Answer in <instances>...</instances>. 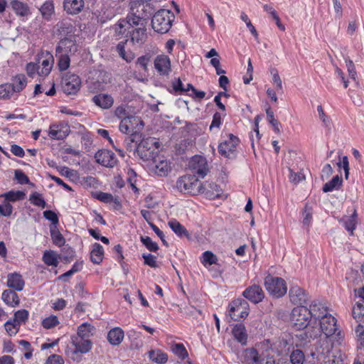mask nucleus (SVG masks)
<instances>
[{"label": "nucleus", "instance_id": "72a5a7b5", "mask_svg": "<svg viewBox=\"0 0 364 364\" xmlns=\"http://www.w3.org/2000/svg\"><path fill=\"white\" fill-rule=\"evenodd\" d=\"M4 301L11 306H17L19 304V299L17 294L10 289L5 290L2 293Z\"/></svg>", "mask_w": 364, "mask_h": 364}, {"label": "nucleus", "instance_id": "774afa93", "mask_svg": "<svg viewBox=\"0 0 364 364\" xmlns=\"http://www.w3.org/2000/svg\"><path fill=\"white\" fill-rule=\"evenodd\" d=\"M46 364H64V360L60 355L53 354L48 358Z\"/></svg>", "mask_w": 364, "mask_h": 364}, {"label": "nucleus", "instance_id": "ddd939ff", "mask_svg": "<svg viewBox=\"0 0 364 364\" xmlns=\"http://www.w3.org/2000/svg\"><path fill=\"white\" fill-rule=\"evenodd\" d=\"M62 88L68 95L77 93L81 86V80L78 75L68 73L62 78Z\"/></svg>", "mask_w": 364, "mask_h": 364}, {"label": "nucleus", "instance_id": "f257e3e1", "mask_svg": "<svg viewBox=\"0 0 364 364\" xmlns=\"http://www.w3.org/2000/svg\"><path fill=\"white\" fill-rule=\"evenodd\" d=\"M314 316L319 318V327L311 325L306 331L308 338H315L323 333L325 336L333 338L338 344H345V333L337 324L336 318L328 312V309L321 304L312 306Z\"/></svg>", "mask_w": 364, "mask_h": 364}, {"label": "nucleus", "instance_id": "dca6fc26", "mask_svg": "<svg viewBox=\"0 0 364 364\" xmlns=\"http://www.w3.org/2000/svg\"><path fill=\"white\" fill-rule=\"evenodd\" d=\"M189 167L202 178L206 176L208 171L207 160L201 156H193L189 161Z\"/></svg>", "mask_w": 364, "mask_h": 364}, {"label": "nucleus", "instance_id": "58836bf2", "mask_svg": "<svg viewBox=\"0 0 364 364\" xmlns=\"http://www.w3.org/2000/svg\"><path fill=\"white\" fill-rule=\"evenodd\" d=\"M352 316L358 322H364V304L357 301L352 310Z\"/></svg>", "mask_w": 364, "mask_h": 364}, {"label": "nucleus", "instance_id": "a18cd8bd", "mask_svg": "<svg viewBox=\"0 0 364 364\" xmlns=\"http://www.w3.org/2000/svg\"><path fill=\"white\" fill-rule=\"evenodd\" d=\"M56 56L58 58V66L60 70H66L70 67V55L56 53Z\"/></svg>", "mask_w": 364, "mask_h": 364}, {"label": "nucleus", "instance_id": "69168bd1", "mask_svg": "<svg viewBox=\"0 0 364 364\" xmlns=\"http://www.w3.org/2000/svg\"><path fill=\"white\" fill-rule=\"evenodd\" d=\"M289 180L291 183H294L295 184L299 183V182L302 181L305 177L304 175L301 172H293L291 169L289 170Z\"/></svg>", "mask_w": 364, "mask_h": 364}, {"label": "nucleus", "instance_id": "bb28decb", "mask_svg": "<svg viewBox=\"0 0 364 364\" xmlns=\"http://www.w3.org/2000/svg\"><path fill=\"white\" fill-rule=\"evenodd\" d=\"M92 102L102 109H109L112 106L114 100L109 95L99 94L92 97Z\"/></svg>", "mask_w": 364, "mask_h": 364}, {"label": "nucleus", "instance_id": "412c9836", "mask_svg": "<svg viewBox=\"0 0 364 364\" xmlns=\"http://www.w3.org/2000/svg\"><path fill=\"white\" fill-rule=\"evenodd\" d=\"M77 50V46L75 41L71 38H65L62 39L56 48L57 53H63L68 55L74 54Z\"/></svg>", "mask_w": 364, "mask_h": 364}, {"label": "nucleus", "instance_id": "6e6552de", "mask_svg": "<svg viewBox=\"0 0 364 364\" xmlns=\"http://www.w3.org/2000/svg\"><path fill=\"white\" fill-rule=\"evenodd\" d=\"M249 311V304L245 299H237L229 304L228 315L234 321L245 318L248 316Z\"/></svg>", "mask_w": 364, "mask_h": 364}, {"label": "nucleus", "instance_id": "6ab92c4d", "mask_svg": "<svg viewBox=\"0 0 364 364\" xmlns=\"http://www.w3.org/2000/svg\"><path fill=\"white\" fill-rule=\"evenodd\" d=\"M242 295L245 298L255 304L261 302L264 297V293L262 289L260 286L257 284H253L247 287L243 291Z\"/></svg>", "mask_w": 364, "mask_h": 364}, {"label": "nucleus", "instance_id": "a878e982", "mask_svg": "<svg viewBox=\"0 0 364 364\" xmlns=\"http://www.w3.org/2000/svg\"><path fill=\"white\" fill-rule=\"evenodd\" d=\"M95 327L90 323L85 322L77 327L76 336L90 339L95 333Z\"/></svg>", "mask_w": 364, "mask_h": 364}, {"label": "nucleus", "instance_id": "338daca9", "mask_svg": "<svg viewBox=\"0 0 364 364\" xmlns=\"http://www.w3.org/2000/svg\"><path fill=\"white\" fill-rule=\"evenodd\" d=\"M355 331L360 345L364 346V326L361 324L358 325Z\"/></svg>", "mask_w": 364, "mask_h": 364}, {"label": "nucleus", "instance_id": "4d7b16f0", "mask_svg": "<svg viewBox=\"0 0 364 364\" xmlns=\"http://www.w3.org/2000/svg\"><path fill=\"white\" fill-rule=\"evenodd\" d=\"M172 351L181 359L188 356V352L182 343H176L173 346Z\"/></svg>", "mask_w": 364, "mask_h": 364}, {"label": "nucleus", "instance_id": "cd10ccee", "mask_svg": "<svg viewBox=\"0 0 364 364\" xmlns=\"http://www.w3.org/2000/svg\"><path fill=\"white\" fill-rule=\"evenodd\" d=\"M124 337V331L119 327L111 329L107 333V340L112 346L119 345L122 342Z\"/></svg>", "mask_w": 364, "mask_h": 364}, {"label": "nucleus", "instance_id": "c756f323", "mask_svg": "<svg viewBox=\"0 0 364 364\" xmlns=\"http://www.w3.org/2000/svg\"><path fill=\"white\" fill-rule=\"evenodd\" d=\"M7 285L16 291H21L24 287V281L18 274H10L8 275Z\"/></svg>", "mask_w": 364, "mask_h": 364}, {"label": "nucleus", "instance_id": "f704fd0d", "mask_svg": "<svg viewBox=\"0 0 364 364\" xmlns=\"http://www.w3.org/2000/svg\"><path fill=\"white\" fill-rule=\"evenodd\" d=\"M149 358L157 364L166 363L168 360V355L161 350H152L149 352Z\"/></svg>", "mask_w": 364, "mask_h": 364}, {"label": "nucleus", "instance_id": "c03bdc74", "mask_svg": "<svg viewBox=\"0 0 364 364\" xmlns=\"http://www.w3.org/2000/svg\"><path fill=\"white\" fill-rule=\"evenodd\" d=\"M58 31L61 35L74 33L75 28L70 21H62L58 24Z\"/></svg>", "mask_w": 364, "mask_h": 364}, {"label": "nucleus", "instance_id": "09e8293b", "mask_svg": "<svg viewBox=\"0 0 364 364\" xmlns=\"http://www.w3.org/2000/svg\"><path fill=\"white\" fill-rule=\"evenodd\" d=\"M304 360V354L299 349L294 350L290 355V360L292 364H303Z\"/></svg>", "mask_w": 364, "mask_h": 364}, {"label": "nucleus", "instance_id": "a19ab883", "mask_svg": "<svg viewBox=\"0 0 364 364\" xmlns=\"http://www.w3.org/2000/svg\"><path fill=\"white\" fill-rule=\"evenodd\" d=\"M50 236L53 243L58 246L62 247L64 245L65 240L63 235L57 229L56 226H50Z\"/></svg>", "mask_w": 364, "mask_h": 364}, {"label": "nucleus", "instance_id": "4468645a", "mask_svg": "<svg viewBox=\"0 0 364 364\" xmlns=\"http://www.w3.org/2000/svg\"><path fill=\"white\" fill-rule=\"evenodd\" d=\"M70 133V128L68 122H60L50 125L48 136L55 140H63Z\"/></svg>", "mask_w": 364, "mask_h": 364}, {"label": "nucleus", "instance_id": "603ef678", "mask_svg": "<svg viewBox=\"0 0 364 364\" xmlns=\"http://www.w3.org/2000/svg\"><path fill=\"white\" fill-rule=\"evenodd\" d=\"M59 324L58 318L56 316L50 315L42 321V326L44 328L50 329Z\"/></svg>", "mask_w": 364, "mask_h": 364}, {"label": "nucleus", "instance_id": "de8ad7c7", "mask_svg": "<svg viewBox=\"0 0 364 364\" xmlns=\"http://www.w3.org/2000/svg\"><path fill=\"white\" fill-rule=\"evenodd\" d=\"M28 311L26 309L18 310L15 312L13 321L21 326L28 320Z\"/></svg>", "mask_w": 364, "mask_h": 364}, {"label": "nucleus", "instance_id": "680f3d73", "mask_svg": "<svg viewBox=\"0 0 364 364\" xmlns=\"http://www.w3.org/2000/svg\"><path fill=\"white\" fill-rule=\"evenodd\" d=\"M43 216L46 220L52 223L53 226H56L59 223L58 215L53 210H45L43 212Z\"/></svg>", "mask_w": 364, "mask_h": 364}, {"label": "nucleus", "instance_id": "f03ea898", "mask_svg": "<svg viewBox=\"0 0 364 364\" xmlns=\"http://www.w3.org/2000/svg\"><path fill=\"white\" fill-rule=\"evenodd\" d=\"M70 340L72 347L67 346L65 353L68 357L74 361H80V354L89 353L92 348V342L90 339H85L73 335Z\"/></svg>", "mask_w": 364, "mask_h": 364}, {"label": "nucleus", "instance_id": "49530a36", "mask_svg": "<svg viewBox=\"0 0 364 364\" xmlns=\"http://www.w3.org/2000/svg\"><path fill=\"white\" fill-rule=\"evenodd\" d=\"M273 352L272 348H267L266 350L262 351L260 364H277L274 359Z\"/></svg>", "mask_w": 364, "mask_h": 364}, {"label": "nucleus", "instance_id": "393cba45", "mask_svg": "<svg viewBox=\"0 0 364 364\" xmlns=\"http://www.w3.org/2000/svg\"><path fill=\"white\" fill-rule=\"evenodd\" d=\"M234 338L242 346L247 344V333L245 326L242 323L236 324L232 329Z\"/></svg>", "mask_w": 364, "mask_h": 364}, {"label": "nucleus", "instance_id": "20e7f679", "mask_svg": "<svg viewBox=\"0 0 364 364\" xmlns=\"http://www.w3.org/2000/svg\"><path fill=\"white\" fill-rule=\"evenodd\" d=\"M313 315H314V313L312 309L309 310L304 306H299L292 309L290 316V322L293 327L297 330H301L306 328L307 330L311 326L309 323Z\"/></svg>", "mask_w": 364, "mask_h": 364}, {"label": "nucleus", "instance_id": "4be33fe9", "mask_svg": "<svg viewBox=\"0 0 364 364\" xmlns=\"http://www.w3.org/2000/svg\"><path fill=\"white\" fill-rule=\"evenodd\" d=\"M289 298L292 304L303 306L308 300V295L304 289L295 286L289 290Z\"/></svg>", "mask_w": 364, "mask_h": 364}, {"label": "nucleus", "instance_id": "13d9d810", "mask_svg": "<svg viewBox=\"0 0 364 364\" xmlns=\"http://www.w3.org/2000/svg\"><path fill=\"white\" fill-rule=\"evenodd\" d=\"M117 50L120 57L127 62H131L134 59V55L132 53H126L123 42L119 43L117 46Z\"/></svg>", "mask_w": 364, "mask_h": 364}, {"label": "nucleus", "instance_id": "2f4dec72", "mask_svg": "<svg viewBox=\"0 0 364 364\" xmlns=\"http://www.w3.org/2000/svg\"><path fill=\"white\" fill-rule=\"evenodd\" d=\"M10 85L12 86L15 92H20L27 85L26 77L23 74L17 75L12 78V81Z\"/></svg>", "mask_w": 364, "mask_h": 364}, {"label": "nucleus", "instance_id": "e2e57ef3", "mask_svg": "<svg viewBox=\"0 0 364 364\" xmlns=\"http://www.w3.org/2000/svg\"><path fill=\"white\" fill-rule=\"evenodd\" d=\"M317 112L318 113V117L323 122V125L327 128H330L331 124V119L326 115L321 105H318L317 107Z\"/></svg>", "mask_w": 364, "mask_h": 364}, {"label": "nucleus", "instance_id": "ea45409f", "mask_svg": "<svg viewBox=\"0 0 364 364\" xmlns=\"http://www.w3.org/2000/svg\"><path fill=\"white\" fill-rule=\"evenodd\" d=\"M42 17L46 20H50L54 14V5L52 1H46L40 8Z\"/></svg>", "mask_w": 364, "mask_h": 364}, {"label": "nucleus", "instance_id": "c9c22d12", "mask_svg": "<svg viewBox=\"0 0 364 364\" xmlns=\"http://www.w3.org/2000/svg\"><path fill=\"white\" fill-rule=\"evenodd\" d=\"M26 194L20 191H10L7 193L0 195V198H4L6 201L15 202L24 199Z\"/></svg>", "mask_w": 364, "mask_h": 364}, {"label": "nucleus", "instance_id": "4c0bfd02", "mask_svg": "<svg viewBox=\"0 0 364 364\" xmlns=\"http://www.w3.org/2000/svg\"><path fill=\"white\" fill-rule=\"evenodd\" d=\"M342 184V178L339 176H334L331 181L326 183L323 186V191L325 193L338 189Z\"/></svg>", "mask_w": 364, "mask_h": 364}, {"label": "nucleus", "instance_id": "a211bd4d", "mask_svg": "<svg viewBox=\"0 0 364 364\" xmlns=\"http://www.w3.org/2000/svg\"><path fill=\"white\" fill-rule=\"evenodd\" d=\"M154 68L161 75H168L171 70V60L168 56L158 55L154 61Z\"/></svg>", "mask_w": 364, "mask_h": 364}, {"label": "nucleus", "instance_id": "9b49d317", "mask_svg": "<svg viewBox=\"0 0 364 364\" xmlns=\"http://www.w3.org/2000/svg\"><path fill=\"white\" fill-rule=\"evenodd\" d=\"M157 144L154 138L143 139L137 147V153L140 158L144 161H149L151 157L157 154L156 149Z\"/></svg>", "mask_w": 364, "mask_h": 364}, {"label": "nucleus", "instance_id": "9d476101", "mask_svg": "<svg viewBox=\"0 0 364 364\" xmlns=\"http://www.w3.org/2000/svg\"><path fill=\"white\" fill-rule=\"evenodd\" d=\"M144 124L141 119L136 116H128L121 120L119 129L124 134H135L143 129Z\"/></svg>", "mask_w": 364, "mask_h": 364}, {"label": "nucleus", "instance_id": "e433bc0d", "mask_svg": "<svg viewBox=\"0 0 364 364\" xmlns=\"http://www.w3.org/2000/svg\"><path fill=\"white\" fill-rule=\"evenodd\" d=\"M11 6L17 15L26 16L29 14L28 6L21 1L14 0L11 2Z\"/></svg>", "mask_w": 364, "mask_h": 364}, {"label": "nucleus", "instance_id": "aec40b11", "mask_svg": "<svg viewBox=\"0 0 364 364\" xmlns=\"http://www.w3.org/2000/svg\"><path fill=\"white\" fill-rule=\"evenodd\" d=\"M261 357L255 348H247L241 353L239 359L243 364H260Z\"/></svg>", "mask_w": 364, "mask_h": 364}, {"label": "nucleus", "instance_id": "2eb2a0df", "mask_svg": "<svg viewBox=\"0 0 364 364\" xmlns=\"http://www.w3.org/2000/svg\"><path fill=\"white\" fill-rule=\"evenodd\" d=\"M239 141V139L237 136H234L232 134H230L228 139L224 140L219 144V153L226 158L232 157L235 152Z\"/></svg>", "mask_w": 364, "mask_h": 364}, {"label": "nucleus", "instance_id": "c85d7f7f", "mask_svg": "<svg viewBox=\"0 0 364 364\" xmlns=\"http://www.w3.org/2000/svg\"><path fill=\"white\" fill-rule=\"evenodd\" d=\"M345 355L341 350H336L320 361L319 364H344Z\"/></svg>", "mask_w": 364, "mask_h": 364}, {"label": "nucleus", "instance_id": "0eeeda50", "mask_svg": "<svg viewBox=\"0 0 364 364\" xmlns=\"http://www.w3.org/2000/svg\"><path fill=\"white\" fill-rule=\"evenodd\" d=\"M264 286L267 291L276 298L283 296L287 291L286 282L283 279L270 274L265 277Z\"/></svg>", "mask_w": 364, "mask_h": 364}, {"label": "nucleus", "instance_id": "79ce46f5", "mask_svg": "<svg viewBox=\"0 0 364 364\" xmlns=\"http://www.w3.org/2000/svg\"><path fill=\"white\" fill-rule=\"evenodd\" d=\"M171 229L178 236H188L186 229L176 220L172 219L168 222Z\"/></svg>", "mask_w": 364, "mask_h": 364}, {"label": "nucleus", "instance_id": "8fccbe9b", "mask_svg": "<svg viewBox=\"0 0 364 364\" xmlns=\"http://www.w3.org/2000/svg\"><path fill=\"white\" fill-rule=\"evenodd\" d=\"M29 200L31 203L38 207L44 208L46 206V203L41 194L35 192L30 196Z\"/></svg>", "mask_w": 364, "mask_h": 364}, {"label": "nucleus", "instance_id": "b1692460", "mask_svg": "<svg viewBox=\"0 0 364 364\" xmlns=\"http://www.w3.org/2000/svg\"><path fill=\"white\" fill-rule=\"evenodd\" d=\"M346 230L350 232V235H353V232L356 228L358 223V214L355 209H353V213L350 215L343 216L341 220Z\"/></svg>", "mask_w": 364, "mask_h": 364}, {"label": "nucleus", "instance_id": "6e6d98bb", "mask_svg": "<svg viewBox=\"0 0 364 364\" xmlns=\"http://www.w3.org/2000/svg\"><path fill=\"white\" fill-rule=\"evenodd\" d=\"M141 241L146 247L151 252H156L159 246L156 242H154L149 237H141Z\"/></svg>", "mask_w": 364, "mask_h": 364}, {"label": "nucleus", "instance_id": "f3484780", "mask_svg": "<svg viewBox=\"0 0 364 364\" xmlns=\"http://www.w3.org/2000/svg\"><path fill=\"white\" fill-rule=\"evenodd\" d=\"M95 158L98 164L105 167H114L117 162V159L114 154L107 149L98 151L95 154Z\"/></svg>", "mask_w": 364, "mask_h": 364}, {"label": "nucleus", "instance_id": "5fc2aeb1", "mask_svg": "<svg viewBox=\"0 0 364 364\" xmlns=\"http://www.w3.org/2000/svg\"><path fill=\"white\" fill-rule=\"evenodd\" d=\"M345 62L346 63L347 70L348 73L349 77L353 80H356L357 79V73L355 70V65L351 59L349 58V57H346L344 58Z\"/></svg>", "mask_w": 364, "mask_h": 364}, {"label": "nucleus", "instance_id": "5701e85b", "mask_svg": "<svg viewBox=\"0 0 364 364\" xmlns=\"http://www.w3.org/2000/svg\"><path fill=\"white\" fill-rule=\"evenodd\" d=\"M63 6L68 14L75 15L82 11L85 2L84 0H64Z\"/></svg>", "mask_w": 364, "mask_h": 364}, {"label": "nucleus", "instance_id": "052dcab7", "mask_svg": "<svg viewBox=\"0 0 364 364\" xmlns=\"http://www.w3.org/2000/svg\"><path fill=\"white\" fill-rule=\"evenodd\" d=\"M142 257L144 259V264L152 267L156 268L159 267L156 257L151 254H143Z\"/></svg>", "mask_w": 364, "mask_h": 364}, {"label": "nucleus", "instance_id": "864d4df0", "mask_svg": "<svg viewBox=\"0 0 364 364\" xmlns=\"http://www.w3.org/2000/svg\"><path fill=\"white\" fill-rule=\"evenodd\" d=\"M4 327L7 333L11 336L16 335L20 328V326L16 324L13 320L6 321L4 324Z\"/></svg>", "mask_w": 364, "mask_h": 364}, {"label": "nucleus", "instance_id": "37998d69", "mask_svg": "<svg viewBox=\"0 0 364 364\" xmlns=\"http://www.w3.org/2000/svg\"><path fill=\"white\" fill-rule=\"evenodd\" d=\"M200 262L204 267L215 264L218 262V257L210 251H205L203 253Z\"/></svg>", "mask_w": 364, "mask_h": 364}, {"label": "nucleus", "instance_id": "1a4fd4ad", "mask_svg": "<svg viewBox=\"0 0 364 364\" xmlns=\"http://www.w3.org/2000/svg\"><path fill=\"white\" fill-rule=\"evenodd\" d=\"M147 166L152 173L159 176H164L171 171V166L168 161L164 156L156 154L149 161H146Z\"/></svg>", "mask_w": 364, "mask_h": 364}, {"label": "nucleus", "instance_id": "7c9ffc66", "mask_svg": "<svg viewBox=\"0 0 364 364\" xmlns=\"http://www.w3.org/2000/svg\"><path fill=\"white\" fill-rule=\"evenodd\" d=\"M104 257V249L99 243H94L90 252V259L95 263L99 264L102 262Z\"/></svg>", "mask_w": 364, "mask_h": 364}, {"label": "nucleus", "instance_id": "bf43d9fd", "mask_svg": "<svg viewBox=\"0 0 364 364\" xmlns=\"http://www.w3.org/2000/svg\"><path fill=\"white\" fill-rule=\"evenodd\" d=\"M13 207L9 201H6L4 199L0 204V213L1 215L5 217H9L12 214Z\"/></svg>", "mask_w": 364, "mask_h": 364}, {"label": "nucleus", "instance_id": "39448f33", "mask_svg": "<svg viewBox=\"0 0 364 364\" xmlns=\"http://www.w3.org/2000/svg\"><path fill=\"white\" fill-rule=\"evenodd\" d=\"M343 344L334 343L333 338L324 336L321 338L311 350V355L318 363L331 353V350L335 346H341Z\"/></svg>", "mask_w": 364, "mask_h": 364}, {"label": "nucleus", "instance_id": "7ed1b4c3", "mask_svg": "<svg viewBox=\"0 0 364 364\" xmlns=\"http://www.w3.org/2000/svg\"><path fill=\"white\" fill-rule=\"evenodd\" d=\"M175 16L168 9H160L152 17L151 26L154 31L159 33H167L172 26Z\"/></svg>", "mask_w": 364, "mask_h": 364}, {"label": "nucleus", "instance_id": "3c124183", "mask_svg": "<svg viewBox=\"0 0 364 364\" xmlns=\"http://www.w3.org/2000/svg\"><path fill=\"white\" fill-rule=\"evenodd\" d=\"M14 93H15V92L10 83L0 85V98L9 99L14 95Z\"/></svg>", "mask_w": 364, "mask_h": 364}, {"label": "nucleus", "instance_id": "f8f14e48", "mask_svg": "<svg viewBox=\"0 0 364 364\" xmlns=\"http://www.w3.org/2000/svg\"><path fill=\"white\" fill-rule=\"evenodd\" d=\"M36 61L41 70L38 71V75L42 77L47 76L50 73L54 64L53 55L47 50L41 51L37 55Z\"/></svg>", "mask_w": 364, "mask_h": 364}, {"label": "nucleus", "instance_id": "423d86ee", "mask_svg": "<svg viewBox=\"0 0 364 364\" xmlns=\"http://www.w3.org/2000/svg\"><path fill=\"white\" fill-rule=\"evenodd\" d=\"M176 187L184 193L197 195L200 193L203 186L195 176L185 175L177 180Z\"/></svg>", "mask_w": 364, "mask_h": 364}, {"label": "nucleus", "instance_id": "0e129e2a", "mask_svg": "<svg viewBox=\"0 0 364 364\" xmlns=\"http://www.w3.org/2000/svg\"><path fill=\"white\" fill-rule=\"evenodd\" d=\"M26 73L28 76L33 77L37 73L38 71H40L37 62L36 63H29L26 65Z\"/></svg>", "mask_w": 364, "mask_h": 364}, {"label": "nucleus", "instance_id": "473e14b6", "mask_svg": "<svg viewBox=\"0 0 364 364\" xmlns=\"http://www.w3.org/2000/svg\"><path fill=\"white\" fill-rule=\"evenodd\" d=\"M59 258V255L53 250H47L43 255V261L48 266L57 267Z\"/></svg>", "mask_w": 364, "mask_h": 364}]
</instances>
